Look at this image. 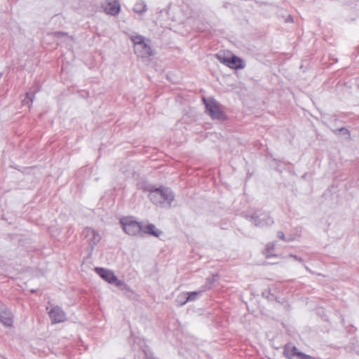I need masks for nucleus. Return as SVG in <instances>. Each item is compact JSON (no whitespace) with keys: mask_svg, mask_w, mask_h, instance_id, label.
I'll return each instance as SVG.
<instances>
[{"mask_svg":"<svg viewBox=\"0 0 359 359\" xmlns=\"http://www.w3.org/2000/svg\"><path fill=\"white\" fill-rule=\"evenodd\" d=\"M123 231L128 235L135 236L142 232V225L133 217H124L120 221Z\"/></svg>","mask_w":359,"mask_h":359,"instance_id":"1","label":"nucleus"},{"mask_svg":"<svg viewBox=\"0 0 359 359\" xmlns=\"http://www.w3.org/2000/svg\"><path fill=\"white\" fill-rule=\"evenodd\" d=\"M134 43V50L136 54L142 57H147L153 55L151 47L144 41L141 36H135L132 38Z\"/></svg>","mask_w":359,"mask_h":359,"instance_id":"2","label":"nucleus"},{"mask_svg":"<svg viewBox=\"0 0 359 359\" xmlns=\"http://www.w3.org/2000/svg\"><path fill=\"white\" fill-rule=\"evenodd\" d=\"M203 102L205 104L206 109L209 114L214 119H224V114L220 104L213 99L206 100L203 98Z\"/></svg>","mask_w":359,"mask_h":359,"instance_id":"3","label":"nucleus"},{"mask_svg":"<svg viewBox=\"0 0 359 359\" xmlns=\"http://www.w3.org/2000/svg\"><path fill=\"white\" fill-rule=\"evenodd\" d=\"M95 271L103 280L109 283L115 284L118 286H121L122 285V282L117 279L116 276L112 271L99 267H96Z\"/></svg>","mask_w":359,"mask_h":359,"instance_id":"4","label":"nucleus"},{"mask_svg":"<svg viewBox=\"0 0 359 359\" xmlns=\"http://www.w3.org/2000/svg\"><path fill=\"white\" fill-rule=\"evenodd\" d=\"M149 197L150 199L156 204L161 203L168 198L165 189H156V190L152 191L149 194Z\"/></svg>","mask_w":359,"mask_h":359,"instance_id":"5","label":"nucleus"},{"mask_svg":"<svg viewBox=\"0 0 359 359\" xmlns=\"http://www.w3.org/2000/svg\"><path fill=\"white\" fill-rule=\"evenodd\" d=\"M48 313L53 323H62L65 320V312L58 306L52 308Z\"/></svg>","mask_w":359,"mask_h":359,"instance_id":"6","label":"nucleus"},{"mask_svg":"<svg viewBox=\"0 0 359 359\" xmlns=\"http://www.w3.org/2000/svg\"><path fill=\"white\" fill-rule=\"evenodd\" d=\"M0 322L5 326L11 327L13 320L11 313L6 309V306L0 303Z\"/></svg>","mask_w":359,"mask_h":359,"instance_id":"7","label":"nucleus"},{"mask_svg":"<svg viewBox=\"0 0 359 359\" xmlns=\"http://www.w3.org/2000/svg\"><path fill=\"white\" fill-rule=\"evenodd\" d=\"M284 355L287 359H301L302 353L291 344H286L284 347Z\"/></svg>","mask_w":359,"mask_h":359,"instance_id":"8","label":"nucleus"},{"mask_svg":"<svg viewBox=\"0 0 359 359\" xmlns=\"http://www.w3.org/2000/svg\"><path fill=\"white\" fill-rule=\"evenodd\" d=\"M104 9L107 13L115 15L120 11V4L116 0H109L105 2Z\"/></svg>","mask_w":359,"mask_h":359,"instance_id":"9","label":"nucleus"},{"mask_svg":"<svg viewBox=\"0 0 359 359\" xmlns=\"http://www.w3.org/2000/svg\"><path fill=\"white\" fill-rule=\"evenodd\" d=\"M234 55L229 50H222L216 55L217 60L223 65L227 66Z\"/></svg>","mask_w":359,"mask_h":359,"instance_id":"10","label":"nucleus"},{"mask_svg":"<svg viewBox=\"0 0 359 359\" xmlns=\"http://www.w3.org/2000/svg\"><path fill=\"white\" fill-rule=\"evenodd\" d=\"M142 232L155 237H158L161 234V231L159 229H158L155 225L152 224H149L145 226H142Z\"/></svg>","mask_w":359,"mask_h":359,"instance_id":"11","label":"nucleus"},{"mask_svg":"<svg viewBox=\"0 0 359 359\" xmlns=\"http://www.w3.org/2000/svg\"><path fill=\"white\" fill-rule=\"evenodd\" d=\"M226 67L233 69H239L244 68L245 63L241 58L234 55Z\"/></svg>","mask_w":359,"mask_h":359,"instance_id":"12","label":"nucleus"},{"mask_svg":"<svg viewBox=\"0 0 359 359\" xmlns=\"http://www.w3.org/2000/svg\"><path fill=\"white\" fill-rule=\"evenodd\" d=\"M134 10L136 12L142 13L146 11V6L143 3H137L135 4Z\"/></svg>","mask_w":359,"mask_h":359,"instance_id":"13","label":"nucleus"},{"mask_svg":"<svg viewBox=\"0 0 359 359\" xmlns=\"http://www.w3.org/2000/svg\"><path fill=\"white\" fill-rule=\"evenodd\" d=\"M198 294V293L197 292H189L188 294V297H187L186 300L182 304H184L185 303H187L189 301H192V300L196 299Z\"/></svg>","mask_w":359,"mask_h":359,"instance_id":"14","label":"nucleus"},{"mask_svg":"<svg viewBox=\"0 0 359 359\" xmlns=\"http://www.w3.org/2000/svg\"><path fill=\"white\" fill-rule=\"evenodd\" d=\"M301 359H315V358L311 356V355H306V354L302 353V355L301 356Z\"/></svg>","mask_w":359,"mask_h":359,"instance_id":"15","label":"nucleus"}]
</instances>
